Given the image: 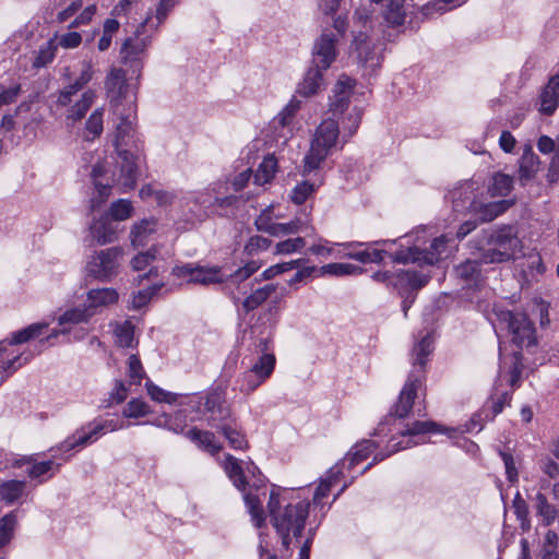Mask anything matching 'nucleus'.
Wrapping results in <instances>:
<instances>
[{
    "label": "nucleus",
    "instance_id": "obj_1",
    "mask_svg": "<svg viewBox=\"0 0 559 559\" xmlns=\"http://www.w3.org/2000/svg\"><path fill=\"white\" fill-rule=\"evenodd\" d=\"M116 152L119 156L120 176L118 183L120 192L126 193L135 188L139 178L140 155L138 136L130 117H121L116 127L114 140Z\"/></svg>",
    "mask_w": 559,
    "mask_h": 559
},
{
    "label": "nucleus",
    "instance_id": "obj_2",
    "mask_svg": "<svg viewBox=\"0 0 559 559\" xmlns=\"http://www.w3.org/2000/svg\"><path fill=\"white\" fill-rule=\"evenodd\" d=\"M433 350V341L429 334L425 335L413 349V367L408 373L407 380L403 385L399 400L395 403L392 415L397 418H405L411 413L418 391L423 388L426 379L425 367L429 355Z\"/></svg>",
    "mask_w": 559,
    "mask_h": 559
},
{
    "label": "nucleus",
    "instance_id": "obj_3",
    "mask_svg": "<svg viewBox=\"0 0 559 559\" xmlns=\"http://www.w3.org/2000/svg\"><path fill=\"white\" fill-rule=\"evenodd\" d=\"M309 507L308 501H299L295 504L288 503L284 509H281L280 493L275 488L271 490L267 509L272 525L281 536L284 548H289L290 533L296 538L301 536L309 515Z\"/></svg>",
    "mask_w": 559,
    "mask_h": 559
},
{
    "label": "nucleus",
    "instance_id": "obj_4",
    "mask_svg": "<svg viewBox=\"0 0 559 559\" xmlns=\"http://www.w3.org/2000/svg\"><path fill=\"white\" fill-rule=\"evenodd\" d=\"M486 246L480 253V261L486 264L502 263L515 257L522 248V241L515 226L502 225L488 233Z\"/></svg>",
    "mask_w": 559,
    "mask_h": 559
},
{
    "label": "nucleus",
    "instance_id": "obj_5",
    "mask_svg": "<svg viewBox=\"0 0 559 559\" xmlns=\"http://www.w3.org/2000/svg\"><path fill=\"white\" fill-rule=\"evenodd\" d=\"M340 127L334 119H324L316 129L310 150L304 158V174H309L320 167L336 146Z\"/></svg>",
    "mask_w": 559,
    "mask_h": 559
},
{
    "label": "nucleus",
    "instance_id": "obj_6",
    "mask_svg": "<svg viewBox=\"0 0 559 559\" xmlns=\"http://www.w3.org/2000/svg\"><path fill=\"white\" fill-rule=\"evenodd\" d=\"M449 238L444 235L435 238L429 249H419L417 246H411L400 249L389 257L395 263H416L418 265H433L439 262L448 250Z\"/></svg>",
    "mask_w": 559,
    "mask_h": 559
},
{
    "label": "nucleus",
    "instance_id": "obj_7",
    "mask_svg": "<svg viewBox=\"0 0 559 559\" xmlns=\"http://www.w3.org/2000/svg\"><path fill=\"white\" fill-rule=\"evenodd\" d=\"M199 404L203 405V414L209 426L219 428L235 417L231 407L226 401V390L222 385L210 389L204 396H198Z\"/></svg>",
    "mask_w": 559,
    "mask_h": 559
},
{
    "label": "nucleus",
    "instance_id": "obj_8",
    "mask_svg": "<svg viewBox=\"0 0 559 559\" xmlns=\"http://www.w3.org/2000/svg\"><path fill=\"white\" fill-rule=\"evenodd\" d=\"M122 254L120 247L96 251L87 262L86 270L95 278L108 282L118 274Z\"/></svg>",
    "mask_w": 559,
    "mask_h": 559
},
{
    "label": "nucleus",
    "instance_id": "obj_9",
    "mask_svg": "<svg viewBox=\"0 0 559 559\" xmlns=\"http://www.w3.org/2000/svg\"><path fill=\"white\" fill-rule=\"evenodd\" d=\"M501 321L508 323L512 342L520 348H528L537 344L536 331L533 322L523 312L503 311Z\"/></svg>",
    "mask_w": 559,
    "mask_h": 559
},
{
    "label": "nucleus",
    "instance_id": "obj_10",
    "mask_svg": "<svg viewBox=\"0 0 559 559\" xmlns=\"http://www.w3.org/2000/svg\"><path fill=\"white\" fill-rule=\"evenodd\" d=\"M173 273L178 277H186L187 283L209 286L225 282L221 266L200 265L198 263H185L174 267Z\"/></svg>",
    "mask_w": 559,
    "mask_h": 559
},
{
    "label": "nucleus",
    "instance_id": "obj_11",
    "mask_svg": "<svg viewBox=\"0 0 559 559\" xmlns=\"http://www.w3.org/2000/svg\"><path fill=\"white\" fill-rule=\"evenodd\" d=\"M337 41V36L334 33H322L313 44L311 66L326 71L336 59Z\"/></svg>",
    "mask_w": 559,
    "mask_h": 559
},
{
    "label": "nucleus",
    "instance_id": "obj_12",
    "mask_svg": "<svg viewBox=\"0 0 559 559\" xmlns=\"http://www.w3.org/2000/svg\"><path fill=\"white\" fill-rule=\"evenodd\" d=\"M353 46L357 52L359 63L368 69L370 73L381 66V45L374 44L366 33H358L354 37Z\"/></svg>",
    "mask_w": 559,
    "mask_h": 559
},
{
    "label": "nucleus",
    "instance_id": "obj_13",
    "mask_svg": "<svg viewBox=\"0 0 559 559\" xmlns=\"http://www.w3.org/2000/svg\"><path fill=\"white\" fill-rule=\"evenodd\" d=\"M150 23L151 16H146L138 26L134 37L127 38L122 44L121 55L124 63L130 62L132 64L140 61L141 56L151 43V36H144L146 27H150Z\"/></svg>",
    "mask_w": 559,
    "mask_h": 559
},
{
    "label": "nucleus",
    "instance_id": "obj_14",
    "mask_svg": "<svg viewBox=\"0 0 559 559\" xmlns=\"http://www.w3.org/2000/svg\"><path fill=\"white\" fill-rule=\"evenodd\" d=\"M104 433L106 432L102 421L99 419H94L82 426L80 429H76L59 445V450L68 452L76 448L84 447L95 442Z\"/></svg>",
    "mask_w": 559,
    "mask_h": 559
},
{
    "label": "nucleus",
    "instance_id": "obj_15",
    "mask_svg": "<svg viewBox=\"0 0 559 559\" xmlns=\"http://www.w3.org/2000/svg\"><path fill=\"white\" fill-rule=\"evenodd\" d=\"M472 206V213L478 215L481 222H491L499 215L507 212L510 207L515 204V199H503L499 201L481 203L473 201L472 195L467 197L465 204Z\"/></svg>",
    "mask_w": 559,
    "mask_h": 559
},
{
    "label": "nucleus",
    "instance_id": "obj_16",
    "mask_svg": "<svg viewBox=\"0 0 559 559\" xmlns=\"http://www.w3.org/2000/svg\"><path fill=\"white\" fill-rule=\"evenodd\" d=\"M355 81L342 75L333 87V95L330 97V111L334 116L343 115L349 106Z\"/></svg>",
    "mask_w": 559,
    "mask_h": 559
},
{
    "label": "nucleus",
    "instance_id": "obj_17",
    "mask_svg": "<svg viewBox=\"0 0 559 559\" xmlns=\"http://www.w3.org/2000/svg\"><path fill=\"white\" fill-rule=\"evenodd\" d=\"M394 243V241L391 240H381V241H374V242H348L345 243L347 248H354V247H362L366 246L365 250L361 251H355V252H348L345 254V257L359 261L361 263H381L384 259V255L388 254V252L384 249L379 248H371L376 245H389Z\"/></svg>",
    "mask_w": 559,
    "mask_h": 559
},
{
    "label": "nucleus",
    "instance_id": "obj_18",
    "mask_svg": "<svg viewBox=\"0 0 559 559\" xmlns=\"http://www.w3.org/2000/svg\"><path fill=\"white\" fill-rule=\"evenodd\" d=\"M90 233L97 245L104 246L117 240L118 226L114 224L108 214H104L91 224Z\"/></svg>",
    "mask_w": 559,
    "mask_h": 559
},
{
    "label": "nucleus",
    "instance_id": "obj_19",
    "mask_svg": "<svg viewBox=\"0 0 559 559\" xmlns=\"http://www.w3.org/2000/svg\"><path fill=\"white\" fill-rule=\"evenodd\" d=\"M185 436L200 450L205 451L211 455L217 454L223 449L222 444L216 440V437L212 431L192 427L185 432Z\"/></svg>",
    "mask_w": 559,
    "mask_h": 559
},
{
    "label": "nucleus",
    "instance_id": "obj_20",
    "mask_svg": "<svg viewBox=\"0 0 559 559\" xmlns=\"http://www.w3.org/2000/svg\"><path fill=\"white\" fill-rule=\"evenodd\" d=\"M539 111L550 116L559 107V72L548 80L539 96Z\"/></svg>",
    "mask_w": 559,
    "mask_h": 559
},
{
    "label": "nucleus",
    "instance_id": "obj_21",
    "mask_svg": "<svg viewBox=\"0 0 559 559\" xmlns=\"http://www.w3.org/2000/svg\"><path fill=\"white\" fill-rule=\"evenodd\" d=\"M23 462L31 465L26 471L27 476L31 479L38 480L39 484L49 479L53 475V473L48 475L53 468L58 471L60 467V464L55 463L52 460L35 462L33 456L23 459ZM21 464L22 461H16L14 466H21Z\"/></svg>",
    "mask_w": 559,
    "mask_h": 559
},
{
    "label": "nucleus",
    "instance_id": "obj_22",
    "mask_svg": "<svg viewBox=\"0 0 559 559\" xmlns=\"http://www.w3.org/2000/svg\"><path fill=\"white\" fill-rule=\"evenodd\" d=\"M105 174L104 165L96 164L93 166L91 176L94 181V186L96 189V194L92 197L90 201V209L91 211H95L98 207H100L109 198L111 192V186L108 183H103L99 180V177H102Z\"/></svg>",
    "mask_w": 559,
    "mask_h": 559
},
{
    "label": "nucleus",
    "instance_id": "obj_23",
    "mask_svg": "<svg viewBox=\"0 0 559 559\" xmlns=\"http://www.w3.org/2000/svg\"><path fill=\"white\" fill-rule=\"evenodd\" d=\"M217 430L227 439L229 447L234 450H245L248 448V440L241 431L236 416L217 428Z\"/></svg>",
    "mask_w": 559,
    "mask_h": 559
},
{
    "label": "nucleus",
    "instance_id": "obj_24",
    "mask_svg": "<svg viewBox=\"0 0 559 559\" xmlns=\"http://www.w3.org/2000/svg\"><path fill=\"white\" fill-rule=\"evenodd\" d=\"M454 429H450L439 425L433 420H415L401 432L402 437H418L427 433H453Z\"/></svg>",
    "mask_w": 559,
    "mask_h": 559
},
{
    "label": "nucleus",
    "instance_id": "obj_25",
    "mask_svg": "<svg viewBox=\"0 0 559 559\" xmlns=\"http://www.w3.org/2000/svg\"><path fill=\"white\" fill-rule=\"evenodd\" d=\"M324 71L323 69L311 66L302 82L299 83L297 92L305 97L314 95L324 84Z\"/></svg>",
    "mask_w": 559,
    "mask_h": 559
},
{
    "label": "nucleus",
    "instance_id": "obj_26",
    "mask_svg": "<svg viewBox=\"0 0 559 559\" xmlns=\"http://www.w3.org/2000/svg\"><path fill=\"white\" fill-rule=\"evenodd\" d=\"M429 276L413 271H401L396 274L395 287L403 288L417 295V292L427 285Z\"/></svg>",
    "mask_w": 559,
    "mask_h": 559
},
{
    "label": "nucleus",
    "instance_id": "obj_27",
    "mask_svg": "<svg viewBox=\"0 0 559 559\" xmlns=\"http://www.w3.org/2000/svg\"><path fill=\"white\" fill-rule=\"evenodd\" d=\"M468 195H472L473 201H477L473 182H464L450 191L449 197L452 201L454 211H466L472 213V206H469L467 203L465 204V200H467Z\"/></svg>",
    "mask_w": 559,
    "mask_h": 559
},
{
    "label": "nucleus",
    "instance_id": "obj_28",
    "mask_svg": "<svg viewBox=\"0 0 559 559\" xmlns=\"http://www.w3.org/2000/svg\"><path fill=\"white\" fill-rule=\"evenodd\" d=\"M157 221L155 218H145L136 223L131 231L130 239L134 247H144L152 234L155 233Z\"/></svg>",
    "mask_w": 559,
    "mask_h": 559
},
{
    "label": "nucleus",
    "instance_id": "obj_29",
    "mask_svg": "<svg viewBox=\"0 0 559 559\" xmlns=\"http://www.w3.org/2000/svg\"><path fill=\"white\" fill-rule=\"evenodd\" d=\"M119 295L114 288H96L87 293V305L92 311L98 307H106L118 301Z\"/></svg>",
    "mask_w": 559,
    "mask_h": 559
},
{
    "label": "nucleus",
    "instance_id": "obj_30",
    "mask_svg": "<svg viewBox=\"0 0 559 559\" xmlns=\"http://www.w3.org/2000/svg\"><path fill=\"white\" fill-rule=\"evenodd\" d=\"M377 447L378 444L374 441L368 439L357 442L344 459L348 462V469L367 460Z\"/></svg>",
    "mask_w": 559,
    "mask_h": 559
},
{
    "label": "nucleus",
    "instance_id": "obj_31",
    "mask_svg": "<svg viewBox=\"0 0 559 559\" xmlns=\"http://www.w3.org/2000/svg\"><path fill=\"white\" fill-rule=\"evenodd\" d=\"M48 328V323L46 322H37V323H33V324H29L28 326L22 329V330H19L16 332H13L11 334V338L10 340H5L7 341V348L9 346H12V345H19V344H23V343H26L33 338H36L38 337L39 335H41L44 333V331H46Z\"/></svg>",
    "mask_w": 559,
    "mask_h": 559
},
{
    "label": "nucleus",
    "instance_id": "obj_32",
    "mask_svg": "<svg viewBox=\"0 0 559 559\" xmlns=\"http://www.w3.org/2000/svg\"><path fill=\"white\" fill-rule=\"evenodd\" d=\"M538 164V156L531 147H526L519 162V178L522 183L532 179L536 175Z\"/></svg>",
    "mask_w": 559,
    "mask_h": 559
},
{
    "label": "nucleus",
    "instance_id": "obj_33",
    "mask_svg": "<svg viewBox=\"0 0 559 559\" xmlns=\"http://www.w3.org/2000/svg\"><path fill=\"white\" fill-rule=\"evenodd\" d=\"M407 9V0H389L383 11L384 20L392 26H400L405 21Z\"/></svg>",
    "mask_w": 559,
    "mask_h": 559
},
{
    "label": "nucleus",
    "instance_id": "obj_34",
    "mask_svg": "<svg viewBox=\"0 0 559 559\" xmlns=\"http://www.w3.org/2000/svg\"><path fill=\"white\" fill-rule=\"evenodd\" d=\"M25 480L11 479L0 484V500L7 504L16 502L26 490Z\"/></svg>",
    "mask_w": 559,
    "mask_h": 559
},
{
    "label": "nucleus",
    "instance_id": "obj_35",
    "mask_svg": "<svg viewBox=\"0 0 559 559\" xmlns=\"http://www.w3.org/2000/svg\"><path fill=\"white\" fill-rule=\"evenodd\" d=\"M224 469L234 485L241 491L246 490L248 485L245 471L239 461L231 454H227L224 461Z\"/></svg>",
    "mask_w": 559,
    "mask_h": 559
},
{
    "label": "nucleus",
    "instance_id": "obj_36",
    "mask_svg": "<svg viewBox=\"0 0 559 559\" xmlns=\"http://www.w3.org/2000/svg\"><path fill=\"white\" fill-rule=\"evenodd\" d=\"M95 98L96 93L93 90L85 91L81 98L68 110L67 120L73 123L80 121L90 110Z\"/></svg>",
    "mask_w": 559,
    "mask_h": 559
},
{
    "label": "nucleus",
    "instance_id": "obj_37",
    "mask_svg": "<svg viewBox=\"0 0 559 559\" xmlns=\"http://www.w3.org/2000/svg\"><path fill=\"white\" fill-rule=\"evenodd\" d=\"M513 177L503 173H496L491 177L487 190L492 198L508 197L513 189Z\"/></svg>",
    "mask_w": 559,
    "mask_h": 559
},
{
    "label": "nucleus",
    "instance_id": "obj_38",
    "mask_svg": "<svg viewBox=\"0 0 559 559\" xmlns=\"http://www.w3.org/2000/svg\"><path fill=\"white\" fill-rule=\"evenodd\" d=\"M96 311H92L88 307L79 306L72 309H68L64 311L59 318L58 323L60 325L64 324H79L83 322H87Z\"/></svg>",
    "mask_w": 559,
    "mask_h": 559
},
{
    "label": "nucleus",
    "instance_id": "obj_39",
    "mask_svg": "<svg viewBox=\"0 0 559 559\" xmlns=\"http://www.w3.org/2000/svg\"><path fill=\"white\" fill-rule=\"evenodd\" d=\"M276 169L277 159L274 155H266L254 174V182L259 186L270 182L274 178Z\"/></svg>",
    "mask_w": 559,
    "mask_h": 559
},
{
    "label": "nucleus",
    "instance_id": "obj_40",
    "mask_svg": "<svg viewBox=\"0 0 559 559\" xmlns=\"http://www.w3.org/2000/svg\"><path fill=\"white\" fill-rule=\"evenodd\" d=\"M275 290L276 286L274 284H267L263 287L257 288L243 300V309L246 312L253 311L260 307Z\"/></svg>",
    "mask_w": 559,
    "mask_h": 559
},
{
    "label": "nucleus",
    "instance_id": "obj_41",
    "mask_svg": "<svg viewBox=\"0 0 559 559\" xmlns=\"http://www.w3.org/2000/svg\"><path fill=\"white\" fill-rule=\"evenodd\" d=\"M479 260H466L455 267V274L461 280H464L468 284H476L480 280L481 270Z\"/></svg>",
    "mask_w": 559,
    "mask_h": 559
},
{
    "label": "nucleus",
    "instance_id": "obj_42",
    "mask_svg": "<svg viewBox=\"0 0 559 559\" xmlns=\"http://www.w3.org/2000/svg\"><path fill=\"white\" fill-rule=\"evenodd\" d=\"M103 116H104L103 108H97L87 118V120L85 122V132H84V139L86 141H93L103 133V130H104Z\"/></svg>",
    "mask_w": 559,
    "mask_h": 559
},
{
    "label": "nucleus",
    "instance_id": "obj_43",
    "mask_svg": "<svg viewBox=\"0 0 559 559\" xmlns=\"http://www.w3.org/2000/svg\"><path fill=\"white\" fill-rule=\"evenodd\" d=\"M245 502L254 526L262 527L265 524V515L259 497L248 492L245 495Z\"/></svg>",
    "mask_w": 559,
    "mask_h": 559
},
{
    "label": "nucleus",
    "instance_id": "obj_44",
    "mask_svg": "<svg viewBox=\"0 0 559 559\" xmlns=\"http://www.w3.org/2000/svg\"><path fill=\"white\" fill-rule=\"evenodd\" d=\"M116 343L120 347H134V325L130 321L117 324L115 329Z\"/></svg>",
    "mask_w": 559,
    "mask_h": 559
},
{
    "label": "nucleus",
    "instance_id": "obj_45",
    "mask_svg": "<svg viewBox=\"0 0 559 559\" xmlns=\"http://www.w3.org/2000/svg\"><path fill=\"white\" fill-rule=\"evenodd\" d=\"M535 501L537 514L543 518L545 525H550L555 521L558 510L548 502L547 497L542 492H537Z\"/></svg>",
    "mask_w": 559,
    "mask_h": 559
},
{
    "label": "nucleus",
    "instance_id": "obj_46",
    "mask_svg": "<svg viewBox=\"0 0 559 559\" xmlns=\"http://www.w3.org/2000/svg\"><path fill=\"white\" fill-rule=\"evenodd\" d=\"M275 362L276 359L272 353H264L249 370L259 374L260 378L269 379L274 371Z\"/></svg>",
    "mask_w": 559,
    "mask_h": 559
},
{
    "label": "nucleus",
    "instance_id": "obj_47",
    "mask_svg": "<svg viewBox=\"0 0 559 559\" xmlns=\"http://www.w3.org/2000/svg\"><path fill=\"white\" fill-rule=\"evenodd\" d=\"M16 524L17 518L14 512H10L0 519V548L10 543Z\"/></svg>",
    "mask_w": 559,
    "mask_h": 559
},
{
    "label": "nucleus",
    "instance_id": "obj_48",
    "mask_svg": "<svg viewBox=\"0 0 559 559\" xmlns=\"http://www.w3.org/2000/svg\"><path fill=\"white\" fill-rule=\"evenodd\" d=\"M265 380V378H260L259 374L252 372L251 370H247L237 380V383H239V391L246 395H249L254 392Z\"/></svg>",
    "mask_w": 559,
    "mask_h": 559
},
{
    "label": "nucleus",
    "instance_id": "obj_49",
    "mask_svg": "<svg viewBox=\"0 0 559 559\" xmlns=\"http://www.w3.org/2000/svg\"><path fill=\"white\" fill-rule=\"evenodd\" d=\"M145 386L150 397L158 403L174 404L177 402L179 397V394L165 391L164 389L159 388L158 385L154 384L151 381H147L145 383Z\"/></svg>",
    "mask_w": 559,
    "mask_h": 559
},
{
    "label": "nucleus",
    "instance_id": "obj_50",
    "mask_svg": "<svg viewBox=\"0 0 559 559\" xmlns=\"http://www.w3.org/2000/svg\"><path fill=\"white\" fill-rule=\"evenodd\" d=\"M151 407L147 403L140 399L130 400L122 411V416L126 418H140L148 415Z\"/></svg>",
    "mask_w": 559,
    "mask_h": 559
},
{
    "label": "nucleus",
    "instance_id": "obj_51",
    "mask_svg": "<svg viewBox=\"0 0 559 559\" xmlns=\"http://www.w3.org/2000/svg\"><path fill=\"white\" fill-rule=\"evenodd\" d=\"M323 274L335 276L353 275L362 272L361 267L350 263H329L321 267Z\"/></svg>",
    "mask_w": 559,
    "mask_h": 559
},
{
    "label": "nucleus",
    "instance_id": "obj_52",
    "mask_svg": "<svg viewBox=\"0 0 559 559\" xmlns=\"http://www.w3.org/2000/svg\"><path fill=\"white\" fill-rule=\"evenodd\" d=\"M133 206L129 200L120 199L111 203L107 213L112 221L119 222L129 218L132 214Z\"/></svg>",
    "mask_w": 559,
    "mask_h": 559
},
{
    "label": "nucleus",
    "instance_id": "obj_53",
    "mask_svg": "<svg viewBox=\"0 0 559 559\" xmlns=\"http://www.w3.org/2000/svg\"><path fill=\"white\" fill-rule=\"evenodd\" d=\"M163 284H154L144 289L139 290L132 296V308L141 309L145 307L152 299V297L160 289Z\"/></svg>",
    "mask_w": 559,
    "mask_h": 559
},
{
    "label": "nucleus",
    "instance_id": "obj_54",
    "mask_svg": "<svg viewBox=\"0 0 559 559\" xmlns=\"http://www.w3.org/2000/svg\"><path fill=\"white\" fill-rule=\"evenodd\" d=\"M178 3V0H159V3L156 9V23L153 22V17H151L150 28L157 29L160 24L165 22L169 12L175 8ZM147 16H152L148 14Z\"/></svg>",
    "mask_w": 559,
    "mask_h": 559
},
{
    "label": "nucleus",
    "instance_id": "obj_55",
    "mask_svg": "<svg viewBox=\"0 0 559 559\" xmlns=\"http://www.w3.org/2000/svg\"><path fill=\"white\" fill-rule=\"evenodd\" d=\"M3 356H5V354ZM27 361L28 358H24V360L22 361L21 354L13 355L12 358H0V371L5 373V376L1 378V382H3L9 376L13 374L19 368H21Z\"/></svg>",
    "mask_w": 559,
    "mask_h": 559
},
{
    "label": "nucleus",
    "instance_id": "obj_56",
    "mask_svg": "<svg viewBox=\"0 0 559 559\" xmlns=\"http://www.w3.org/2000/svg\"><path fill=\"white\" fill-rule=\"evenodd\" d=\"M56 47L51 41H48L45 46L40 47L33 61L35 69H40L52 62L55 59Z\"/></svg>",
    "mask_w": 559,
    "mask_h": 559
},
{
    "label": "nucleus",
    "instance_id": "obj_57",
    "mask_svg": "<svg viewBox=\"0 0 559 559\" xmlns=\"http://www.w3.org/2000/svg\"><path fill=\"white\" fill-rule=\"evenodd\" d=\"M106 87L109 93L117 88V95L120 96L126 87L123 71L120 69H112L107 76Z\"/></svg>",
    "mask_w": 559,
    "mask_h": 559
},
{
    "label": "nucleus",
    "instance_id": "obj_58",
    "mask_svg": "<svg viewBox=\"0 0 559 559\" xmlns=\"http://www.w3.org/2000/svg\"><path fill=\"white\" fill-rule=\"evenodd\" d=\"M240 197L234 194L223 198L216 197L210 206L222 210L221 215H228L229 211L233 212L238 207Z\"/></svg>",
    "mask_w": 559,
    "mask_h": 559
},
{
    "label": "nucleus",
    "instance_id": "obj_59",
    "mask_svg": "<svg viewBox=\"0 0 559 559\" xmlns=\"http://www.w3.org/2000/svg\"><path fill=\"white\" fill-rule=\"evenodd\" d=\"M498 453H499V456L501 457V460L503 461L507 479L511 484L518 483L519 471L516 468L515 460H514L513 455L506 450H499Z\"/></svg>",
    "mask_w": 559,
    "mask_h": 559
},
{
    "label": "nucleus",
    "instance_id": "obj_60",
    "mask_svg": "<svg viewBox=\"0 0 559 559\" xmlns=\"http://www.w3.org/2000/svg\"><path fill=\"white\" fill-rule=\"evenodd\" d=\"M306 245V241L302 237H296L292 239H286L284 241H280L275 246L276 254H289L302 249Z\"/></svg>",
    "mask_w": 559,
    "mask_h": 559
},
{
    "label": "nucleus",
    "instance_id": "obj_61",
    "mask_svg": "<svg viewBox=\"0 0 559 559\" xmlns=\"http://www.w3.org/2000/svg\"><path fill=\"white\" fill-rule=\"evenodd\" d=\"M157 249L155 247L150 248L145 252H140L131 260V266L134 271H143L155 259Z\"/></svg>",
    "mask_w": 559,
    "mask_h": 559
},
{
    "label": "nucleus",
    "instance_id": "obj_62",
    "mask_svg": "<svg viewBox=\"0 0 559 559\" xmlns=\"http://www.w3.org/2000/svg\"><path fill=\"white\" fill-rule=\"evenodd\" d=\"M274 225L275 222H273L272 217V206L264 209L254 219V226L257 229L269 235L272 234Z\"/></svg>",
    "mask_w": 559,
    "mask_h": 559
},
{
    "label": "nucleus",
    "instance_id": "obj_63",
    "mask_svg": "<svg viewBox=\"0 0 559 559\" xmlns=\"http://www.w3.org/2000/svg\"><path fill=\"white\" fill-rule=\"evenodd\" d=\"M272 241L269 238L255 235L251 236L245 246V252L249 255H253L260 251L267 250Z\"/></svg>",
    "mask_w": 559,
    "mask_h": 559
},
{
    "label": "nucleus",
    "instance_id": "obj_64",
    "mask_svg": "<svg viewBox=\"0 0 559 559\" xmlns=\"http://www.w3.org/2000/svg\"><path fill=\"white\" fill-rule=\"evenodd\" d=\"M300 108V102L296 99H292L284 108L283 110L276 116L275 122L278 123L282 127L288 126L295 114Z\"/></svg>",
    "mask_w": 559,
    "mask_h": 559
}]
</instances>
